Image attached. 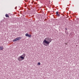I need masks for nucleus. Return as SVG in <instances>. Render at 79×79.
Wrapping results in <instances>:
<instances>
[{"label":"nucleus","mask_w":79,"mask_h":79,"mask_svg":"<svg viewBox=\"0 0 79 79\" xmlns=\"http://www.w3.org/2000/svg\"><path fill=\"white\" fill-rule=\"evenodd\" d=\"M52 40L51 38L47 37L43 41V44L45 46H47H47L50 44V43L52 42Z\"/></svg>","instance_id":"f257e3e1"},{"label":"nucleus","mask_w":79,"mask_h":79,"mask_svg":"<svg viewBox=\"0 0 79 79\" xmlns=\"http://www.w3.org/2000/svg\"><path fill=\"white\" fill-rule=\"evenodd\" d=\"M25 56H26V54H24L19 57L18 58V60L20 61H22V60H24Z\"/></svg>","instance_id":"f03ea898"},{"label":"nucleus","mask_w":79,"mask_h":79,"mask_svg":"<svg viewBox=\"0 0 79 79\" xmlns=\"http://www.w3.org/2000/svg\"><path fill=\"white\" fill-rule=\"evenodd\" d=\"M25 36L26 37H32V35H29L28 33H26L25 34Z\"/></svg>","instance_id":"7ed1b4c3"},{"label":"nucleus","mask_w":79,"mask_h":79,"mask_svg":"<svg viewBox=\"0 0 79 79\" xmlns=\"http://www.w3.org/2000/svg\"><path fill=\"white\" fill-rule=\"evenodd\" d=\"M56 14L57 16H60V14H59V12H56Z\"/></svg>","instance_id":"20e7f679"},{"label":"nucleus","mask_w":79,"mask_h":79,"mask_svg":"<svg viewBox=\"0 0 79 79\" xmlns=\"http://www.w3.org/2000/svg\"><path fill=\"white\" fill-rule=\"evenodd\" d=\"M3 50V47L2 46L0 47V50Z\"/></svg>","instance_id":"39448f33"},{"label":"nucleus","mask_w":79,"mask_h":79,"mask_svg":"<svg viewBox=\"0 0 79 79\" xmlns=\"http://www.w3.org/2000/svg\"><path fill=\"white\" fill-rule=\"evenodd\" d=\"M16 39L17 40H20V39H21V37H19L17 38Z\"/></svg>","instance_id":"423d86ee"},{"label":"nucleus","mask_w":79,"mask_h":79,"mask_svg":"<svg viewBox=\"0 0 79 79\" xmlns=\"http://www.w3.org/2000/svg\"><path fill=\"white\" fill-rule=\"evenodd\" d=\"M18 41L17 40V39L16 38L15 39H14V40H13V42H16V41Z\"/></svg>","instance_id":"0eeeda50"},{"label":"nucleus","mask_w":79,"mask_h":79,"mask_svg":"<svg viewBox=\"0 0 79 79\" xmlns=\"http://www.w3.org/2000/svg\"><path fill=\"white\" fill-rule=\"evenodd\" d=\"M5 16L6 17V18H9V15H8V14L6 15Z\"/></svg>","instance_id":"6e6552de"},{"label":"nucleus","mask_w":79,"mask_h":79,"mask_svg":"<svg viewBox=\"0 0 79 79\" xmlns=\"http://www.w3.org/2000/svg\"><path fill=\"white\" fill-rule=\"evenodd\" d=\"M38 65H40V62H38Z\"/></svg>","instance_id":"1a4fd4ad"},{"label":"nucleus","mask_w":79,"mask_h":79,"mask_svg":"<svg viewBox=\"0 0 79 79\" xmlns=\"http://www.w3.org/2000/svg\"><path fill=\"white\" fill-rule=\"evenodd\" d=\"M25 7H26L27 6V5H26V4L25 5Z\"/></svg>","instance_id":"9d476101"},{"label":"nucleus","mask_w":79,"mask_h":79,"mask_svg":"<svg viewBox=\"0 0 79 79\" xmlns=\"http://www.w3.org/2000/svg\"><path fill=\"white\" fill-rule=\"evenodd\" d=\"M15 10H16V9H17V7L16 6L15 7Z\"/></svg>","instance_id":"9b49d317"},{"label":"nucleus","mask_w":79,"mask_h":79,"mask_svg":"<svg viewBox=\"0 0 79 79\" xmlns=\"http://www.w3.org/2000/svg\"><path fill=\"white\" fill-rule=\"evenodd\" d=\"M44 21H47V19H44Z\"/></svg>","instance_id":"f8f14e48"},{"label":"nucleus","mask_w":79,"mask_h":79,"mask_svg":"<svg viewBox=\"0 0 79 79\" xmlns=\"http://www.w3.org/2000/svg\"><path fill=\"white\" fill-rule=\"evenodd\" d=\"M65 30H68V29H67V28H65Z\"/></svg>","instance_id":"ddd939ff"},{"label":"nucleus","mask_w":79,"mask_h":79,"mask_svg":"<svg viewBox=\"0 0 79 79\" xmlns=\"http://www.w3.org/2000/svg\"><path fill=\"white\" fill-rule=\"evenodd\" d=\"M65 45H67V43H65Z\"/></svg>","instance_id":"4468645a"},{"label":"nucleus","mask_w":79,"mask_h":79,"mask_svg":"<svg viewBox=\"0 0 79 79\" xmlns=\"http://www.w3.org/2000/svg\"><path fill=\"white\" fill-rule=\"evenodd\" d=\"M65 32H66V31L65 30Z\"/></svg>","instance_id":"2eb2a0df"}]
</instances>
